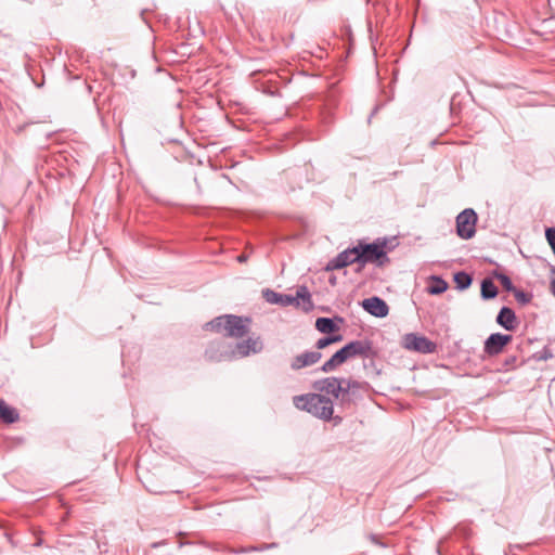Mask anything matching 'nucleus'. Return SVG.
Listing matches in <instances>:
<instances>
[{"label":"nucleus","mask_w":555,"mask_h":555,"mask_svg":"<svg viewBox=\"0 0 555 555\" xmlns=\"http://www.w3.org/2000/svg\"><path fill=\"white\" fill-rule=\"evenodd\" d=\"M494 276L501 283L506 292L512 293L516 287L513 285L512 280L504 273H495Z\"/></svg>","instance_id":"b1692460"},{"label":"nucleus","mask_w":555,"mask_h":555,"mask_svg":"<svg viewBox=\"0 0 555 555\" xmlns=\"http://www.w3.org/2000/svg\"><path fill=\"white\" fill-rule=\"evenodd\" d=\"M313 387L318 391L331 395L339 400L343 390V378L325 377L320 380H317Z\"/></svg>","instance_id":"f8f14e48"},{"label":"nucleus","mask_w":555,"mask_h":555,"mask_svg":"<svg viewBox=\"0 0 555 555\" xmlns=\"http://www.w3.org/2000/svg\"><path fill=\"white\" fill-rule=\"evenodd\" d=\"M512 293L517 302H519L520 305L525 306L532 300V294L524 292L521 289L515 288Z\"/></svg>","instance_id":"5701e85b"},{"label":"nucleus","mask_w":555,"mask_h":555,"mask_svg":"<svg viewBox=\"0 0 555 555\" xmlns=\"http://www.w3.org/2000/svg\"><path fill=\"white\" fill-rule=\"evenodd\" d=\"M257 547H250L249 551H257Z\"/></svg>","instance_id":"f704fd0d"},{"label":"nucleus","mask_w":555,"mask_h":555,"mask_svg":"<svg viewBox=\"0 0 555 555\" xmlns=\"http://www.w3.org/2000/svg\"><path fill=\"white\" fill-rule=\"evenodd\" d=\"M347 360L349 359L346 354V351L344 350V348H341L323 363V365L321 366V371L324 373L333 372Z\"/></svg>","instance_id":"a211bd4d"},{"label":"nucleus","mask_w":555,"mask_h":555,"mask_svg":"<svg viewBox=\"0 0 555 555\" xmlns=\"http://www.w3.org/2000/svg\"><path fill=\"white\" fill-rule=\"evenodd\" d=\"M41 541L37 538V542H36V545H40Z\"/></svg>","instance_id":"72a5a7b5"},{"label":"nucleus","mask_w":555,"mask_h":555,"mask_svg":"<svg viewBox=\"0 0 555 555\" xmlns=\"http://www.w3.org/2000/svg\"><path fill=\"white\" fill-rule=\"evenodd\" d=\"M25 68H26V72H27L28 76L30 77V79L33 81H35V76L33 75V66L29 63H27L25 65Z\"/></svg>","instance_id":"cd10ccee"},{"label":"nucleus","mask_w":555,"mask_h":555,"mask_svg":"<svg viewBox=\"0 0 555 555\" xmlns=\"http://www.w3.org/2000/svg\"><path fill=\"white\" fill-rule=\"evenodd\" d=\"M343 348L346 351L348 359H369L374 356L373 344L369 339L352 340Z\"/></svg>","instance_id":"1a4fd4ad"},{"label":"nucleus","mask_w":555,"mask_h":555,"mask_svg":"<svg viewBox=\"0 0 555 555\" xmlns=\"http://www.w3.org/2000/svg\"><path fill=\"white\" fill-rule=\"evenodd\" d=\"M208 360L221 362L235 359V351L224 341H212L205 351Z\"/></svg>","instance_id":"6e6552de"},{"label":"nucleus","mask_w":555,"mask_h":555,"mask_svg":"<svg viewBox=\"0 0 555 555\" xmlns=\"http://www.w3.org/2000/svg\"><path fill=\"white\" fill-rule=\"evenodd\" d=\"M330 283H331L332 285H335V284H336V279H335V278H331V279H330Z\"/></svg>","instance_id":"2f4dec72"},{"label":"nucleus","mask_w":555,"mask_h":555,"mask_svg":"<svg viewBox=\"0 0 555 555\" xmlns=\"http://www.w3.org/2000/svg\"><path fill=\"white\" fill-rule=\"evenodd\" d=\"M263 349V344L260 337H249L243 341H238L233 350L235 351V358H245L250 353H259Z\"/></svg>","instance_id":"ddd939ff"},{"label":"nucleus","mask_w":555,"mask_h":555,"mask_svg":"<svg viewBox=\"0 0 555 555\" xmlns=\"http://www.w3.org/2000/svg\"><path fill=\"white\" fill-rule=\"evenodd\" d=\"M371 540L376 542V537L375 535H371Z\"/></svg>","instance_id":"473e14b6"},{"label":"nucleus","mask_w":555,"mask_h":555,"mask_svg":"<svg viewBox=\"0 0 555 555\" xmlns=\"http://www.w3.org/2000/svg\"><path fill=\"white\" fill-rule=\"evenodd\" d=\"M20 420L18 411L0 398V423L10 425Z\"/></svg>","instance_id":"f3484780"},{"label":"nucleus","mask_w":555,"mask_h":555,"mask_svg":"<svg viewBox=\"0 0 555 555\" xmlns=\"http://www.w3.org/2000/svg\"><path fill=\"white\" fill-rule=\"evenodd\" d=\"M367 383L359 382L351 378H343V390L340 395V404L343 406H350L363 398L367 391Z\"/></svg>","instance_id":"39448f33"},{"label":"nucleus","mask_w":555,"mask_h":555,"mask_svg":"<svg viewBox=\"0 0 555 555\" xmlns=\"http://www.w3.org/2000/svg\"><path fill=\"white\" fill-rule=\"evenodd\" d=\"M262 296L266 301L271 305H279L281 307H299L301 300L302 309L305 311H310L313 308L311 294L306 285L298 286L295 295L281 294L267 288L262 291Z\"/></svg>","instance_id":"f03ea898"},{"label":"nucleus","mask_w":555,"mask_h":555,"mask_svg":"<svg viewBox=\"0 0 555 555\" xmlns=\"http://www.w3.org/2000/svg\"><path fill=\"white\" fill-rule=\"evenodd\" d=\"M402 346L406 350L424 354L434 353L437 349V345L434 341L415 333L405 334L402 337Z\"/></svg>","instance_id":"0eeeda50"},{"label":"nucleus","mask_w":555,"mask_h":555,"mask_svg":"<svg viewBox=\"0 0 555 555\" xmlns=\"http://www.w3.org/2000/svg\"><path fill=\"white\" fill-rule=\"evenodd\" d=\"M249 323V318L225 314L206 323L205 327L216 332L224 331L228 337L242 338L248 333Z\"/></svg>","instance_id":"7ed1b4c3"},{"label":"nucleus","mask_w":555,"mask_h":555,"mask_svg":"<svg viewBox=\"0 0 555 555\" xmlns=\"http://www.w3.org/2000/svg\"><path fill=\"white\" fill-rule=\"evenodd\" d=\"M322 358V353L315 351H305L300 354L295 356L291 361V369L293 371H299L304 367L311 366L318 363Z\"/></svg>","instance_id":"4468645a"},{"label":"nucleus","mask_w":555,"mask_h":555,"mask_svg":"<svg viewBox=\"0 0 555 555\" xmlns=\"http://www.w3.org/2000/svg\"><path fill=\"white\" fill-rule=\"evenodd\" d=\"M512 340L511 335L501 333L491 334L485 341L483 351L488 356H496L501 353L504 347Z\"/></svg>","instance_id":"9b49d317"},{"label":"nucleus","mask_w":555,"mask_h":555,"mask_svg":"<svg viewBox=\"0 0 555 555\" xmlns=\"http://www.w3.org/2000/svg\"><path fill=\"white\" fill-rule=\"evenodd\" d=\"M477 214L466 208L456 217V233L463 240L472 238L476 233Z\"/></svg>","instance_id":"423d86ee"},{"label":"nucleus","mask_w":555,"mask_h":555,"mask_svg":"<svg viewBox=\"0 0 555 555\" xmlns=\"http://www.w3.org/2000/svg\"><path fill=\"white\" fill-rule=\"evenodd\" d=\"M551 292L555 297V266L552 268Z\"/></svg>","instance_id":"bb28decb"},{"label":"nucleus","mask_w":555,"mask_h":555,"mask_svg":"<svg viewBox=\"0 0 555 555\" xmlns=\"http://www.w3.org/2000/svg\"><path fill=\"white\" fill-rule=\"evenodd\" d=\"M293 401L297 409L307 411L320 420L330 421L333 418L335 424H339L343 420L340 416L333 417V401L322 393H306L295 396Z\"/></svg>","instance_id":"f257e3e1"},{"label":"nucleus","mask_w":555,"mask_h":555,"mask_svg":"<svg viewBox=\"0 0 555 555\" xmlns=\"http://www.w3.org/2000/svg\"><path fill=\"white\" fill-rule=\"evenodd\" d=\"M385 247V240H383L382 242L377 240L376 242L369 244H363L360 242L357 245V257L359 258V264L365 266L366 263H376L377 266L382 267L386 262H389V258L387 256Z\"/></svg>","instance_id":"20e7f679"},{"label":"nucleus","mask_w":555,"mask_h":555,"mask_svg":"<svg viewBox=\"0 0 555 555\" xmlns=\"http://www.w3.org/2000/svg\"><path fill=\"white\" fill-rule=\"evenodd\" d=\"M331 344H332V339H331L330 336H327V337L320 338L317 341L315 347H317V349L319 351L320 349H323V348L327 347Z\"/></svg>","instance_id":"a878e982"},{"label":"nucleus","mask_w":555,"mask_h":555,"mask_svg":"<svg viewBox=\"0 0 555 555\" xmlns=\"http://www.w3.org/2000/svg\"><path fill=\"white\" fill-rule=\"evenodd\" d=\"M364 266L362 264H358L357 269H356V272L359 273L361 272V270L363 269Z\"/></svg>","instance_id":"7c9ffc66"},{"label":"nucleus","mask_w":555,"mask_h":555,"mask_svg":"<svg viewBox=\"0 0 555 555\" xmlns=\"http://www.w3.org/2000/svg\"><path fill=\"white\" fill-rule=\"evenodd\" d=\"M498 295V287L490 279L481 282V297L483 299H492Z\"/></svg>","instance_id":"aec40b11"},{"label":"nucleus","mask_w":555,"mask_h":555,"mask_svg":"<svg viewBox=\"0 0 555 555\" xmlns=\"http://www.w3.org/2000/svg\"><path fill=\"white\" fill-rule=\"evenodd\" d=\"M453 280L460 291L468 288L473 282V278L464 271L456 272Z\"/></svg>","instance_id":"412c9836"},{"label":"nucleus","mask_w":555,"mask_h":555,"mask_svg":"<svg viewBox=\"0 0 555 555\" xmlns=\"http://www.w3.org/2000/svg\"><path fill=\"white\" fill-rule=\"evenodd\" d=\"M237 261H238V262H245V261H247V256H246V255H244V254H242V255L237 256Z\"/></svg>","instance_id":"c756f323"},{"label":"nucleus","mask_w":555,"mask_h":555,"mask_svg":"<svg viewBox=\"0 0 555 555\" xmlns=\"http://www.w3.org/2000/svg\"><path fill=\"white\" fill-rule=\"evenodd\" d=\"M496 322H498L499 325H501L506 331H513L517 326L516 314L508 307H503L500 310V312H499V314L496 317Z\"/></svg>","instance_id":"dca6fc26"},{"label":"nucleus","mask_w":555,"mask_h":555,"mask_svg":"<svg viewBox=\"0 0 555 555\" xmlns=\"http://www.w3.org/2000/svg\"><path fill=\"white\" fill-rule=\"evenodd\" d=\"M203 544L209 548H211L212 551H216V552H231V553H236L235 551L220 544V543H207V542H203Z\"/></svg>","instance_id":"393cba45"},{"label":"nucleus","mask_w":555,"mask_h":555,"mask_svg":"<svg viewBox=\"0 0 555 555\" xmlns=\"http://www.w3.org/2000/svg\"><path fill=\"white\" fill-rule=\"evenodd\" d=\"M315 328L323 334H331L338 331V326L331 318H318Z\"/></svg>","instance_id":"6ab92c4d"},{"label":"nucleus","mask_w":555,"mask_h":555,"mask_svg":"<svg viewBox=\"0 0 555 555\" xmlns=\"http://www.w3.org/2000/svg\"><path fill=\"white\" fill-rule=\"evenodd\" d=\"M362 307L372 315L377 318H384L389 312V307L385 300L379 297L366 298L362 302Z\"/></svg>","instance_id":"2eb2a0df"},{"label":"nucleus","mask_w":555,"mask_h":555,"mask_svg":"<svg viewBox=\"0 0 555 555\" xmlns=\"http://www.w3.org/2000/svg\"><path fill=\"white\" fill-rule=\"evenodd\" d=\"M435 285L428 288L429 294L439 295L447 291L448 284L441 278L434 276Z\"/></svg>","instance_id":"4be33fe9"},{"label":"nucleus","mask_w":555,"mask_h":555,"mask_svg":"<svg viewBox=\"0 0 555 555\" xmlns=\"http://www.w3.org/2000/svg\"><path fill=\"white\" fill-rule=\"evenodd\" d=\"M330 337L332 339V344L340 341L343 339L341 335H335V336H330Z\"/></svg>","instance_id":"c85d7f7f"},{"label":"nucleus","mask_w":555,"mask_h":555,"mask_svg":"<svg viewBox=\"0 0 555 555\" xmlns=\"http://www.w3.org/2000/svg\"><path fill=\"white\" fill-rule=\"evenodd\" d=\"M357 256H358L357 245L353 247L347 248V249L340 251L333 259H331L327 262L325 270L333 271V270L343 269L349 264H353V263L359 264V258Z\"/></svg>","instance_id":"9d476101"}]
</instances>
